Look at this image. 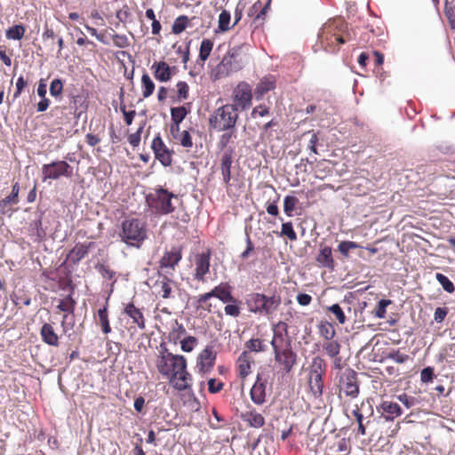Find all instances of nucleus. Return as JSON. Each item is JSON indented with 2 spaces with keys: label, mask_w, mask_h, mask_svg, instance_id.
Wrapping results in <instances>:
<instances>
[{
  "label": "nucleus",
  "mask_w": 455,
  "mask_h": 455,
  "mask_svg": "<svg viewBox=\"0 0 455 455\" xmlns=\"http://www.w3.org/2000/svg\"><path fill=\"white\" fill-rule=\"evenodd\" d=\"M156 367L175 390L180 392L192 388L193 378L188 371L186 357L172 354L164 343H162L158 348Z\"/></svg>",
  "instance_id": "1"
},
{
  "label": "nucleus",
  "mask_w": 455,
  "mask_h": 455,
  "mask_svg": "<svg viewBox=\"0 0 455 455\" xmlns=\"http://www.w3.org/2000/svg\"><path fill=\"white\" fill-rule=\"evenodd\" d=\"M287 332L288 325L285 322L279 321L273 325L271 346L275 361L285 373L291 372L297 363V354L292 349L291 340Z\"/></svg>",
  "instance_id": "2"
},
{
  "label": "nucleus",
  "mask_w": 455,
  "mask_h": 455,
  "mask_svg": "<svg viewBox=\"0 0 455 455\" xmlns=\"http://www.w3.org/2000/svg\"><path fill=\"white\" fill-rule=\"evenodd\" d=\"M245 304L251 313L259 315H270L280 307L282 297L276 291H274L271 295L251 292L247 295Z\"/></svg>",
  "instance_id": "3"
},
{
  "label": "nucleus",
  "mask_w": 455,
  "mask_h": 455,
  "mask_svg": "<svg viewBox=\"0 0 455 455\" xmlns=\"http://www.w3.org/2000/svg\"><path fill=\"white\" fill-rule=\"evenodd\" d=\"M118 235L126 245L140 249L148 237L146 223L137 218H127L121 223Z\"/></svg>",
  "instance_id": "4"
},
{
  "label": "nucleus",
  "mask_w": 455,
  "mask_h": 455,
  "mask_svg": "<svg viewBox=\"0 0 455 455\" xmlns=\"http://www.w3.org/2000/svg\"><path fill=\"white\" fill-rule=\"evenodd\" d=\"M239 113L231 104L215 108L210 115L208 125L211 131L220 132L236 127Z\"/></svg>",
  "instance_id": "5"
},
{
  "label": "nucleus",
  "mask_w": 455,
  "mask_h": 455,
  "mask_svg": "<svg viewBox=\"0 0 455 455\" xmlns=\"http://www.w3.org/2000/svg\"><path fill=\"white\" fill-rule=\"evenodd\" d=\"M172 199H177V196L163 188H155L146 196L149 209L158 215H167L174 212Z\"/></svg>",
  "instance_id": "6"
},
{
  "label": "nucleus",
  "mask_w": 455,
  "mask_h": 455,
  "mask_svg": "<svg viewBox=\"0 0 455 455\" xmlns=\"http://www.w3.org/2000/svg\"><path fill=\"white\" fill-rule=\"evenodd\" d=\"M359 381L357 373L352 369L345 370L339 378L338 395L339 399L356 398L359 395Z\"/></svg>",
  "instance_id": "7"
},
{
  "label": "nucleus",
  "mask_w": 455,
  "mask_h": 455,
  "mask_svg": "<svg viewBox=\"0 0 455 455\" xmlns=\"http://www.w3.org/2000/svg\"><path fill=\"white\" fill-rule=\"evenodd\" d=\"M318 40L322 47L331 52L339 50L338 45L345 44V39L337 33V26L333 22L325 24L318 34Z\"/></svg>",
  "instance_id": "8"
},
{
  "label": "nucleus",
  "mask_w": 455,
  "mask_h": 455,
  "mask_svg": "<svg viewBox=\"0 0 455 455\" xmlns=\"http://www.w3.org/2000/svg\"><path fill=\"white\" fill-rule=\"evenodd\" d=\"M233 103L235 110L244 111L251 106L252 92L251 85L246 82H240L232 92Z\"/></svg>",
  "instance_id": "9"
},
{
  "label": "nucleus",
  "mask_w": 455,
  "mask_h": 455,
  "mask_svg": "<svg viewBox=\"0 0 455 455\" xmlns=\"http://www.w3.org/2000/svg\"><path fill=\"white\" fill-rule=\"evenodd\" d=\"M43 180H58L60 177L71 178L73 168L66 161H53L42 166Z\"/></svg>",
  "instance_id": "10"
},
{
  "label": "nucleus",
  "mask_w": 455,
  "mask_h": 455,
  "mask_svg": "<svg viewBox=\"0 0 455 455\" xmlns=\"http://www.w3.org/2000/svg\"><path fill=\"white\" fill-rule=\"evenodd\" d=\"M217 359V352L211 345L206 346L197 355V372L201 375L209 373L214 367Z\"/></svg>",
  "instance_id": "11"
},
{
  "label": "nucleus",
  "mask_w": 455,
  "mask_h": 455,
  "mask_svg": "<svg viewBox=\"0 0 455 455\" xmlns=\"http://www.w3.org/2000/svg\"><path fill=\"white\" fill-rule=\"evenodd\" d=\"M243 67V60L239 53L238 50L232 49L222 59L219 65V70L225 72L227 75L229 73L236 72L241 70Z\"/></svg>",
  "instance_id": "12"
},
{
  "label": "nucleus",
  "mask_w": 455,
  "mask_h": 455,
  "mask_svg": "<svg viewBox=\"0 0 455 455\" xmlns=\"http://www.w3.org/2000/svg\"><path fill=\"white\" fill-rule=\"evenodd\" d=\"M156 159H157L164 166H170L172 163L173 152L167 148L160 134H157L151 144Z\"/></svg>",
  "instance_id": "13"
},
{
  "label": "nucleus",
  "mask_w": 455,
  "mask_h": 455,
  "mask_svg": "<svg viewBox=\"0 0 455 455\" xmlns=\"http://www.w3.org/2000/svg\"><path fill=\"white\" fill-rule=\"evenodd\" d=\"M211 251L197 253L195 256L194 279L204 283L206 275L210 272Z\"/></svg>",
  "instance_id": "14"
},
{
  "label": "nucleus",
  "mask_w": 455,
  "mask_h": 455,
  "mask_svg": "<svg viewBox=\"0 0 455 455\" xmlns=\"http://www.w3.org/2000/svg\"><path fill=\"white\" fill-rule=\"evenodd\" d=\"M182 259L181 247L173 246L170 251H166L159 261L161 269H171L173 271L176 266Z\"/></svg>",
  "instance_id": "15"
},
{
  "label": "nucleus",
  "mask_w": 455,
  "mask_h": 455,
  "mask_svg": "<svg viewBox=\"0 0 455 455\" xmlns=\"http://www.w3.org/2000/svg\"><path fill=\"white\" fill-rule=\"evenodd\" d=\"M277 78L275 75L267 74L262 76L254 89V97L260 100L264 96L276 88Z\"/></svg>",
  "instance_id": "16"
},
{
  "label": "nucleus",
  "mask_w": 455,
  "mask_h": 455,
  "mask_svg": "<svg viewBox=\"0 0 455 455\" xmlns=\"http://www.w3.org/2000/svg\"><path fill=\"white\" fill-rule=\"evenodd\" d=\"M234 154L235 148H230L228 151L222 152L220 159V169L223 182L227 188L230 186L231 167L233 164Z\"/></svg>",
  "instance_id": "17"
},
{
  "label": "nucleus",
  "mask_w": 455,
  "mask_h": 455,
  "mask_svg": "<svg viewBox=\"0 0 455 455\" xmlns=\"http://www.w3.org/2000/svg\"><path fill=\"white\" fill-rule=\"evenodd\" d=\"M240 418L250 427L260 428L265 425L264 416L251 405H248L247 409L241 412Z\"/></svg>",
  "instance_id": "18"
},
{
  "label": "nucleus",
  "mask_w": 455,
  "mask_h": 455,
  "mask_svg": "<svg viewBox=\"0 0 455 455\" xmlns=\"http://www.w3.org/2000/svg\"><path fill=\"white\" fill-rule=\"evenodd\" d=\"M267 380H263L259 374L257 375L255 383L250 391L251 401L257 405H262L266 402Z\"/></svg>",
  "instance_id": "19"
},
{
  "label": "nucleus",
  "mask_w": 455,
  "mask_h": 455,
  "mask_svg": "<svg viewBox=\"0 0 455 455\" xmlns=\"http://www.w3.org/2000/svg\"><path fill=\"white\" fill-rule=\"evenodd\" d=\"M93 245L94 243L92 242L76 243V245L69 251L67 259L73 264L79 263L87 256L89 250L93 247Z\"/></svg>",
  "instance_id": "20"
},
{
  "label": "nucleus",
  "mask_w": 455,
  "mask_h": 455,
  "mask_svg": "<svg viewBox=\"0 0 455 455\" xmlns=\"http://www.w3.org/2000/svg\"><path fill=\"white\" fill-rule=\"evenodd\" d=\"M315 261L319 267L333 270L336 264L332 257L331 247L320 244L319 251L315 257Z\"/></svg>",
  "instance_id": "21"
},
{
  "label": "nucleus",
  "mask_w": 455,
  "mask_h": 455,
  "mask_svg": "<svg viewBox=\"0 0 455 455\" xmlns=\"http://www.w3.org/2000/svg\"><path fill=\"white\" fill-rule=\"evenodd\" d=\"M208 292L212 298H217L223 303L236 301V299L232 295V287L228 283H220Z\"/></svg>",
  "instance_id": "22"
},
{
  "label": "nucleus",
  "mask_w": 455,
  "mask_h": 455,
  "mask_svg": "<svg viewBox=\"0 0 455 455\" xmlns=\"http://www.w3.org/2000/svg\"><path fill=\"white\" fill-rule=\"evenodd\" d=\"M124 314L129 316L132 320V323L140 330H144L146 328V319L144 315L133 302H129L125 305Z\"/></svg>",
  "instance_id": "23"
},
{
  "label": "nucleus",
  "mask_w": 455,
  "mask_h": 455,
  "mask_svg": "<svg viewBox=\"0 0 455 455\" xmlns=\"http://www.w3.org/2000/svg\"><path fill=\"white\" fill-rule=\"evenodd\" d=\"M253 359L248 351H243L236 361L237 374L241 379H245L251 371Z\"/></svg>",
  "instance_id": "24"
},
{
  "label": "nucleus",
  "mask_w": 455,
  "mask_h": 455,
  "mask_svg": "<svg viewBox=\"0 0 455 455\" xmlns=\"http://www.w3.org/2000/svg\"><path fill=\"white\" fill-rule=\"evenodd\" d=\"M307 385L310 393L315 398L322 396L323 392V376L318 374H307Z\"/></svg>",
  "instance_id": "25"
},
{
  "label": "nucleus",
  "mask_w": 455,
  "mask_h": 455,
  "mask_svg": "<svg viewBox=\"0 0 455 455\" xmlns=\"http://www.w3.org/2000/svg\"><path fill=\"white\" fill-rule=\"evenodd\" d=\"M222 134L220 136L218 140V148L222 151H228L230 148H234L232 144L237 138L236 127L221 132Z\"/></svg>",
  "instance_id": "26"
},
{
  "label": "nucleus",
  "mask_w": 455,
  "mask_h": 455,
  "mask_svg": "<svg viewBox=\"0 0 455 455\" xmlns=\"http://www.w3.org/2000/svg\"><path fill=\"white\" fill-rule=\"evenodd\" d=\"M154 76L160 82H168L171 80L172 73L171 67L164 61L155 62L152 66Z\"/></svg>",
  "instance_id": "27"
},
{
  "label": "nucleus",
  "mask_w": 455,
  "mask_h": 455,
  "mask_svg": "<svg viewBox=\"0 0 455 455\" xmlns=\"http://www.w3.org/2000/svg\"><path fill=\"white\" fill-rule=\"evenodd\" d=\"M42 340L52 347L59 346V336L50 323H44L40 330Z\"/></svg>",
  "instance_id": "28"
},
{
  "label": "nucleus",
  "mask_w": 455,
  "mask_h": 455,
  "mask_svg": "<svg viewBox=\"0 0 455 455\" xmlns=\"http://www.w3.org/2000/svg\"><path fill=\"white\" fill-rule=\"evenodd\" d=\"M380 409L387 420H393L402 414L400 405L392 401H383L380 404Z\"/></svg>",
  "instance_id": "29"
},
{
  "label": "nucleus",
  "mask_w": 455,
  "mask_h": 455,
  "mask_svg": "<svg viewBox=\"0 0 455 455\" xmlns=\"http://www.w3.org/2000/svg\"><path fill=\"white\" fill-rule=\"evenodd\" d=\"M190 112V104L187 106L174 107L171 108V118L172 123L176 125L175 130L179 132L180 124L186 118L187 115Z\"/></svg>",
  "instance_id": "30"
},
{
  "label": "nucleus",
  "mask_w": 455,
  "mask_h": 455,
  "mask_svg": "<svg viewBox=\"0 0 455 455\" xmlns=\"http://www.w3.org/2000/svg\"><path fill=\"white\" fill-rule=\"evenodd\" d=\"M212 297L209 292L200 294L194 298V307L196 310H203L207 313L212 312L213 305L211 301Z\"/></svg>",
  "instance_id": "31"
},
{
  "label": "nucleus",
  "mask_w": 455,
  "mask_h": 455,
  "mask_svg": "<svg viewBox=\"0 0 455 455\" xmlns=\"http://www.w3.org/2000/svg\"><path fill=\"white\" fill-rule=\"evenodd\" d=\"M108 307V302L107 300L103 307L98 310L96 316L97 323L101 326V330L104 334H108L111 332Z\"/></svg>",
  "instance_id": "32"
},
{
  "label": "nucleus",
  "mask_w": 455,
  "mask_h": 455,
  "mask_svg": "<svg viewBox=\"0 0 455 455\" xmlns=\"http://www.w3.org/2000/svg\"><path fill=\"white\" fill-rule=\"evenodd\" d=\"M327 364L321 356H315L308 367L309 374L325 375Z\"/></svg>",
  "instance_id": "33"
},
{
  "label": "nucleus",
  "mask_w": 455,
  "mask_h": 455,
  "mask_svg": "<svg viewBox=\"0 0 455 455\" xmlns=\"http://www.w3.org/2000/svg\"><path fill=\"white\" fill-rule=\"evenodd\" d=\"M317 328L320 336L325 340L333 339L336 335L334 325L328 321H321L318 323Z\"/></svg>",
  "instance_id": "34"
},
{
  "label": "nucleus",
  "mask_w": 455,
  "mask_h": 455,
  "mask_svg": "<svg viewBox=\"0 0 455 455\" xmlns=\"http://www.w3.org/2000/svg\"><path fill=\"white\" fill-rule=\"evenodd\" d=\"M231 14L227 10H222L220 14L219 15L218 20V31L219 32H227L230 30L234 26L231 25Z\"/></svg>",
  "instance_id": "35"
},
{
  "label": "nucleus",
  "mask_w": 455,
  "mask_h": 455,
  "mask_svg": "<svg viewBox=\"0 0 455 455\" xmlns=\"http://www.w3.org/2000/svg\"><path fill=\"white\" fill-rule=\"evenodd\" d=\"M323 348L328 356L337 357L340 353L341 346L338 340L330 339L323 342Z\"/></svg>",
  "instance_id": "36"
},
{
  "label": "nucleus",
  "mask_w": 455,
  "mask_h": 455,
  "mask_svg": "<svg viewBox=\"0 0 455 455\" xmlns=\"http://www.w3.org/2000/svg\"><path fill=\"white\" fill-rule=\"evenodd\" d=\"M155 90V84L150 78L149 75L144 73L141 76V91L144 98L151 96Z\"/></svg>",
  "instance_id": "37"
},
{
  "label": "nucleus",
  "mask_w": 455,
  "mask_h": 455,
  "mask_svg": "<svg viewBox=\"0 0 455 455\" xmlns=\"http://www.w3.org/2000/svg\"><path fill=\"white\" fill-rule=\"evenodd\" d=\"M213 419H209V425L212 429H221L228 427V420L221 416L215 408H212Z\"/></svg>",
  "instance_id": "38"
},
{
  "label": "nucleus",
  "mask_w": 455,
  "mask_h": 455,
  "mask_svg": "<svg viewBox=\"0 0 455 455\" xmlns=\"http://www.w3.org/2000/svg\"><path fill=\"white\" fill-rule=\"evenodd\" d=\"M189 25V19L186 15L177 17L172 26V32L175 35L182 33Z\"/></svg>",
  "instance_id": "39"
},
{
  "label": "nucleus",
  "mask_w": 455,
  "mask_h": 455,
  "mask_svg": "<svg viewBox=\"0 0 455 455\" xmlns=\"http://www.w3.org/2000/svg\"><path fill=\"white\" fill-rule=\"evenodd\" d=\"M156 286H159L158 294L163 299H168L172 293L171 280L167 276H164L163 279L156 281Z\"/></svg>",
  "instance_id": "40"
},
{
  "label": "nucleus",
  "mask_w": 455,
  "mask_h": 455,
  "mask_svg": "<svg viewBox=\"0 0 455 455\" xmlns=\"http://www.w3.org/2000/svg\"><path fill=\"white\" fill-rule=\"evenodd\" d=\"M26 28L22 24L14 25L6 30V37L12 40H20L23 38Z\"/></svg>",
  "instance_id": "41"
},
{
  "label": "nucleus",
  "mask_w": 455,
  "mask_h": 455,
  "mask_svg": "<svg viewBox=\"0 0 455 455\" xmlns=\"http://www.w3.org/2000/svg\"><path fill=\"white\" fill-rule=\"evenodd\" d=\"M212 48L213 42L211 39L204 38L201 42L199 49V58L203 62H204L209 58L212 51Z\"/></svg>",
  "instance_id": "42"
},
{
  "label": "nucleus",
  "mask_w": 455,
  "mask_h": 455,
  "mask_svg": "<svg viewBox=\"0 0 455 455\" xmlns=\"http://www.w3.org/2000/svg\"><path fill=\"white\" fill-rule=\"evenodd\" d=\"M76 304V300L72 298V296L68 295L66 298L60 300V303L57 306V308L60 311L73 314L75 311Z\"/></svg>",
  "instance_id": "43"
},
{
  "label": "nucleus",
  "mask_w": 455,
  "mask_h": 455,
  "mask_svg": "<svg viewBox=\"0 0 455 455\" xmlns=\"http://www.w3.org/2000/svg\"><path fill=\"white\" fill-rule=\"evenodd\" d=\"M361 245L353 241H342L338 245V251L345 258L349 257V251L352 249L360 248Z\"/></svg>",
  "instance_id": "44"
},
{
  "label": "nucleus",
  "mask_w": 455,
  "mask_h": 455,
  "mask_svg": "<svg viewBox=\"0 0 455 455\" xmlns=\"http://www.w3.org/2000/svg\"><path fill=\"white\" fill-rule=\"evenodd\" d=\"M444 13L449 20L451 28L455 29V3L454 0L445 1Z\"/></svg>",
  "instance_id": "45"
},
{
  "label": "nucleus",
  "mask_w": 455,
  "mask_h": 455,
  "mask_svg": "<svg viewBox=\"0 0 455 455\" xmlns=\"http://www.w3.org/2000/svg\"><path fill=\"white\" fill-rule=\"evenodd\" d=\"M382 34V31L376 32L374 29H370L362 35V36L360 37V41L363 42V46H374L376 44L374 38Z\"/></svg>",
  "instance_id": "46"
},
{
  "label": "nucleus",
  "mask_w": 455,
  "mask_h": 455,
  "mask_svg": "<svg viewBox=\"0 0 455 455\" xmlns=\"http://www.w3.org/2000/svg\"><path fill=\"white\" fill-rule=\"evenodd\" d=\"M299 200L293 196H286L283 200V211L288 217L293 216V211Z\"/></svg>",
  "instance_id": "47"
},
{
  "label": "nucleus",
  "mask_w": 455,
  "mask_h": 455,
  "mask_svg": "<svg viewBox=\"0 0 455 455\" xmlns=\"http://www.w3.org/2000/svg\"><path fill=\"white\" fill-rule=\"evenodd\" d=\"M177 87V100L183 101L189 97V86L187 82L180 81L176 84Z\"/></svg>",
  "instance_id": "48"
},
{
  "label": "nucleus",
  "mask_w": 455,
  "mask_h": 455,
  "mask_svg": "<svg viewBox=\"0 0 455 455\" xmlns=\"http://www.w3.org/2000/svg\"><path fill=\"white\" fill-rule=\"evenodd\" d=\"M391 304L392 300L390 299H380L378 302L375 310L373 311V315L379 319L385 318L387 314V307Z\"/></svg>",
  "instance_id": "49"
},
{
  "label": "nucleus",
  "mask_w": 455,
  "mask_h": 455,
  "mask_svg": "<svg viewBox=\"0 0 455 455\" xmlns=\"http://www.w3.org/2000/svg\"><path fill=\"white\" fill-rule=\"evenodd\" d=\"M241 301L236 299L235 302H228L224 307L225 314L232 317H238L241 314Z\"/></svg>",
  "instance_id": "50"
},
{
  "label": "nucleus",
  "mask_w": 455,
  "mask_h": 455,
  "mask_svg": "<svg viewBox=\"0 0 455 455\" xmlns=\"http://www.w3.org/2000/svg\"><path fill=\"white\" fill-rule=\"evenodd\" d=\"M435 278L438 283L442 285L443 290L449 293H452L455 291V286L453 283L443 274L437 273L435 275Z\"/></svg>",
  "instance_id": "51"
},
{
  "label": "nucleus",
  "mask_w": 455,
  "mask_h": 455,
  "mask_svg": "<svg viewBox=\"0 0 455 455\" xmlns=\"http://www.w3.org/2000/svg\"><path fill=\"white\" fill-rule=\"evenodd\" d=\"M327 311L334 315L339 324H344L347 322V317L344 314V311L339 304H333L328 307Z\"/></svg>",
  "instance_id": "52"
},
{
  "label": "nucleus",
  "mask_w": 455,
  "mask_h": 455,
  "mask_svg": "<svg viewBox=\"0 0 455 455\" xmlns=\"http://www.w3.org/2000/svg\"><path fill=\"white\" fill-rule=\"evenodd\" d=\"M198 340L194 336H188L180 341V347L183 352L190 353L196 347Z\"/></svg>",
  "instance_id": "53"
},
{
  "label": "nucleus",
  "mask_w": 455,
  "mask_h": 455,
  "mask_svg": "<svg viewBox=\"0 0 455 455\" xmlns=\"http://www.w3.org/2000/svg\"><path fill=\"white\" fill-rule=\"evenodd\" d=\"M63 92V84L59 78H55L51 82L50 84V94L56 98H61Z\"/></svg>",
  "instance_id": "54"
},
{
  "label": "nucleus",
  "mask_w": 455,
  "mask_h": 455,
  "mask_svg": "<svg viewBox=\"0 0 455 455\" xmlns=\"http://www.w3.org/2000/svg\"><path fill=\"white\" fill-rule=\"evenodd\" d=\"M98 272L100 274V275L107 280H113L114 284L116 281V272L112 270L108 266L104 264H100L97 267Z\"/></svg>",
  "instance_id": "55"
},
{
  "label": "nucleus",
  "mask_w": 455,
  "mask_h": 455,
  "mask_svg": "<svg viewBox=\"0 0 455 455\" xmlns=\"http://www.w3.org/2000/svg\"><path fill=\"white\" fill-rule=\"evenodd\" d=\"M245 347L249 350L248 352H263L265 351V346L259 339H251L245 343Z\"/></svg>",
  "instance_id": "56"
},
{
  "label": "nucleus",
  "mask_w": 455,
  "mask_h": 455,
  "mask_svg": "<svg viewBox=\"0 0 455 455\" xmlns=\"http://www.w3.org/2000/svg\"><path fill=\"white\" fill-rule=\"evenodd\" d=\"M280 235L288 237L291 241L297 240V234L293 229L291 222H285L282 225Z\"/></svg>",
  "instance_id": "57"
},
{
  "label": "nucleus",
  "mask_w": 455,
  "mask_h": 455,
  "mask_svg": "<svg viewBox=\"0 0 455 455\" xmlns=\"http://www.w3.org/2000/svg\"><path fill=\"white\" fill-rule=\"evenodd\" d=\"M435 378V369L431 366L425 367L420 371V381L422 383H431Z\"/></svg>",
  "instance_id": "58"
},
{
  "label": "nucleus",
  "mask_w": 455,
  "mask_h": 455,
  "mask_svg": "<svg viewBox=\"0 0 455 455\" xmlns=\"http://www.w3.org/2000/svg\"><path fill=\"white\" fill-rule=\"evenodd\" d=\"M144 129V124H142L138 130L128 136V141L131 146L135 148L140 145L141 133Z\"/></svg>",
  "instance_id": "59"
},
{
  "label": "nucleus",
  "mask_w": 455,
  "mask_h": 455,
  "mask_svg": "<svg viewBox=\"0 0 455 455\" xmlns=\"http://www.w3.org/2000/svg\"><path fill=\"white\" fill-rule=\"evenodd\" d=\"M350 451L351 447L348 440L343 438L337 443L336 451L339 455H347L350 453Z\"/></svg>",
  "instance_id": "60"
},
{
  "label": "nucleus",
  "mask_w": 455,
  "mask_h": 455,
  "mask_svg": "<svg viewBox=\"0 0 455 455\" xmlns=\"http://www.w3.org/2000/svg\"><path fill=\"white\" fill-rule=\"evenodd\" d=\"M120 111L124 115V122L127 125H131L133 122V119L136 116V111L134 109L128 111L126 109V106L123 103L120 104Z\"/></svg>",
  "instance_id": "61"
},
{
  "label": "nucleus",
  "mask_w": 455,
  "mask_h": 455,
  "mask_svg": "<svg viewBox=\"0 0 455 455\" xmlns=\"http://www.w3.org/2000/svg\"><path fill=\"white\" fill-rule=\"evenodd\" d=\"M224 383L216 379H210L208 380V391L212 394H216L223 389Z\"/></svg>",
  "instance_id": "62"
},
{
  "label": "nucleus",
  "mask_w": 455,
  "mask_h": 455,
  "mask_svg": "<svg viewBox=\"0 0 455 455\" xmlns=\"http://www.w3.org/2000/svg\"><path fill=\"white\" fill-rule=\"evenodd\" d=\"M269 114V108L267 107L264 104H260L259 106H256L251 110V116L252 118H256L258 116L263 117Z\"/></svg>",
  "instance_id": "63"
},
{
  "label": "nucleus",
  "mask_w": 455,
  "mask_h": 455,
  "mask_svg": "<svg viewBox=\"0 0 455 455\" xmlns=\"http://www.w3.org/2000/svg\"><path fill=\"white\" fill-rule=\"evenodd\" d=\"M388 358L392 359L397 363H403L409 359V355L403 353H401L399 350L393 351L388 355Z\"/></svg>",
  "instance_id": "64"
}]
</instances>
